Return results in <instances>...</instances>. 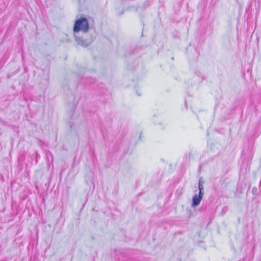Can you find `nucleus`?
<instances>
[{"label":"nucleus","mask_w":261,"mask_h":261,"mask_svg":"<svg viewBox=\"0 0 261 261\" xmlns=\"http://www.w3.org/2000/svg\"><path fill=\"white\" fill-rule=\"evenodd\" d=\"M89 30V21L86 17H81L75 21L73 28L74 33H79L81 31L86 33L88 32Z\"/></svg>","instance_id":"nucleus-1"},{"label":"nucleus","mask_w":261,"mask_h":261,"mask_svg":"<svg viewBox=\"0 0 261 261\" xmlns=\"http://www.w3.org/2000/svg\"><path fill=\"white\" fill-rule=\"evenodd\" d=\"M78 33H74L75 40L77 43L84 47H86L90 45L91 41L87 39H84L82 37H80L77 35Z\"/></svg>","instance_id":"nucleus-2"},{"label":"nucleus","mask_w":261,"mask_h":261,"mask_svg":"<svg viewBox=\"0 0 261 261\" xmlns=\"http://www.w3.org/2000/svg\"><path fill=\"white\" fill-rule=\"evenodd\" d=\"M203 194L199 193L198 195H195L192 198V206L193 207H195L198 205L202 199Z\"/></svg>","instance_id":"nucleus-3"},{"label":"nucleus","mask_w":261,"mask_h":261,"mask_svg":"<svg viewBox=\"0 0 261 261\" xmlns=\"http://www.w3.org/2000/svg\"><path fill=\"white\" fill-rule=\"evenodd\" d=\"M203 182L201 178L199 179L198 182V189H199V193L203 194Z\"/></svg>","instance_id":"nucleus-4"},{"label":"nucleus","mask_w":261,"mask_h":261,"mask_svg":"<svg viewBox=\"0 0 261 261\" xmlns=\"http://www.w3.org/2000/svg\"><path fill=\"white\" fill-rule=\"evenodd\" d=\"M261 191L260 188L253 187L252 189V193L254 195H258Z\"/></svg>","instance_id":"nucleus-5"}]
</instances>
